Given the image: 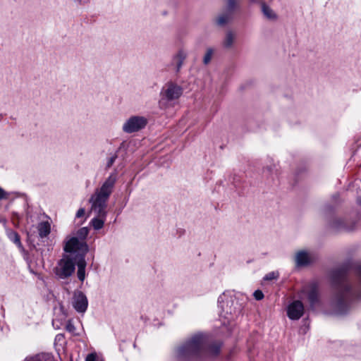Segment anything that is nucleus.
<instances>
[{
    "instance_id": "obj_4",
    "label": "nucleus",
    "mask_w": 361,
    "mask_h": 361,
    "mask_svg": "<svg viewBox=\"0 0 361 361\" xmlns=\"http://www.w3.org/2000/svg\"><path fill=\"white\" fill-rule=\"evenodd\" d=\"M205 341V336L202 334L193 336L185 344L178 348V355L188 357L197 354L203 349Z\"/></svg>"
},
{
    "instance_id": "obj_1",
    "label": "nucleus",
    "mask_w": 361,
    "mask_h": 361,
    "mask_svg": "<svg viewBox=\"0 0 361 361\" xmlns=\"http://www.w3.org/2000/svg\"><path fill=\"white\" fill-rule=\"evenodd\" d=\"M116 180V173H112L106 178L101 187L96 190L89 200L91 204L90 213L99 216H106L107 202L113 192Z\"/></svg>"
},
{
    "instance_id": "obj_32",
    "label": "nucleus",
    "mask_w": 361,
    "mask_h": 361,
    "mask_svg": "<svg viewBox=\"0 0 361 361\" xmlns=\"http://www.w3.org/2000/svg\"><path fill=\"white\" fill-rule=\"evenodd\" d=\"M266 169H267L268 171H271V167H268V166H267V167L266 168Z\"/></svg>"
},
{
    "instance_id": "obj_22",
    "label": "nucleus",
    "mask_w": 361,
    "mask_h": 361,
    "mask_svg": "<svg viewBox=\"0 0 361 361\" xmlns=\"http://www.w3.org/2000/svg\"><path fill=\"white\" fill-rule=\"evenodd\" d=\"M228 20V16L227 15H221L217 17L216 21L219 25H223L226 23Z\"/></svg>"
},
{
    "instance_id": "obj_30",
    "label": "nucleus",
    "mask_w": 361,
    "mask_h": 361,
    "mask_svg": "<svg viewBox=\"0 0 361 361\" xmlns=\"http://www.w3.org/2000/svg\"><path fill=\"white\" fill-rule=\"evenodd\" d=\"M114 159H115V158H114V157H111V158L110 161H109V163H108V166H110L114 163Z\"/></svg>"
},
{
    "instance_id": "obj_8",
    "label": "nucleus",
    "mask_w": 361,
    "mask_h": 361,
    "mask_svg": "<svg viewBox=\"0 0 361 361\" xmlns=\"http://www.w3.org/2000/svg\"><path fill=\"white\" fill-rule=\"evenodd\" d=\"M71 303L73 308L79 313H84L87 309V298L85 295L80 290L74 292Z\"/></svg>"
},
{
    "instance_id": "obj_33",
    "label": "nucleus",
    "mask_w": 361,
    "mask_h": 361,
    "mask_svg": "<svg viewBox=\"0 0 361 361\" xmlns=\"http://www.w3.org/2000/svg\"><path fill=\"white\" fill-rule=\"evenodd\" d=\"M357 201H358V203H359L360 204H361V198H360V199H359Z\"/></svg>"
},
{
    "instance_id": "obj_27",
    "label": "nucleus",
    "mask_w": 361,
    "mask_h": 361,
    "mask_svg": "<svg viewBox=\"0 0 361 361\" xmlns=\"http://www.w3.org/2000/svg\"><path fill=\"white\" fill-rule=\"evenodd\" d=\"M8 197V194L4 191L2 188H0V200L4 199H7Z\"/></svg>"
},
{
    "instance_id": "obj_19",
    "label": "nucleus",
    "mask_w": 361,
    "mask_h": 361,
    "mask_svg": "<svg viewBox=\"0 0 361 361\" xmlns=\"http://www.w3.org/2000/svg\"><path fill=\"white\" fill-rule=\"evenodd\" d=\"M214 52H215V49L212 47H209L206 49L205 54L203 57V63L205 65L210 63V61L214 54Z\"/></svg>"
},
{
    "instance_id": "obj_18",
    "label": "nucleus",
    "mask_w": 361,
    "mask_h": 361,
    "mask_svg": "<svg viewBox=\"0 0 361 361\" xmlns=\"http://www.w3.org/2000/svg\"><path fill=\"white\" fill-rule=\"evenodd\" d=\"M262 11L268 20H276L277 19V14L275 11L265 4L262 5Z\"/></svg>"
},
{
    "instance_id": "obj_29",
    "label": "nucleus",
    "mask_w": 361,
    "mask_h": 361,
    "mask_svg": "<svg viewBox=\"0 0 361 361\" xmlns=\"http://www.w3.org/2000/svg\"><path fill=\"white\" fill-rule=\"evenodd\" d=\"M235 0H228L227 4L229 8H233L235 6Z\"/></svg>"
},
{
    "instance_id": "obj_31",
    "label": "nucleus",
    "mask_w": 361,
    "mask_h": 361,
    "mask_svg": "<svg viewBox=\"0 0 361 361\" xmlns=\"http://www.w3.org/2000/svg\"><path fill=\"white\" fill-rule=\"evenodd\" d=\"M26 361H35V360L33 358H30V359L26 360Z\"/></svg>"
},
{
    "instance_id": "obj_7",
    "label": "nucleus",
    "mask_w": 361,
    "mask_h": 361,
    "mask_svg": "<svg viewBox=\"0 0 361 361\" xmlns=\"http://www.w3.org/2000/svg\"><path fill=\"white\" fill-rule=\"evenodd\" d=\"M330 228L335 232L351 231L355 226L347 222V221L340 216H334L329 223Z\"/></svg>"
},
{
    "instance_id": "obj_9",
    "label": "nucleus",
    "mask_w": 361,
    "mask_h": 361,
    "mask_svg": "<svg viewBox=\"0 0 361 361\" xmlns=\"http://www.w3.org/2000/svg\"><path fill=\"white\" fill-rule=\"evenodd\" d=\"M304 313L303 304L299 300L291 302L287 308V315L292 320L299 319Z\"/></svg>"
},
{
    "instance_id": "obj_17",
    "label": "nucleus",
    "mask_w": 361,
    "mask_h": 361,
    "mask_svg": "<svg viewBox=\"0 0 361 361\" xmlns=\"http://www.w3.org/2000/svg\"><path fill=\"white\" fill-rule=\"evenodd\" d=\"M95 216L91 220L90 225L92 226L94 230H100L104 227L106 216H99L94 215Z\"/></svg>"
},
{
    "instance_id": "obj_6",
    "label": "nucleus",
    "mask_w": 361,
    "mask_h": 361,
    "mask_svg": "<svg viewBox=\"0 0 361 361\" xmlns=\"http://www.w3.org/2000/svg\"><path fill=\"white\" fill-rule=\"evenodd\" d=\"M148 120L145 116L134 115L128 117L122 125V130L128 134L137 133L145 128Z\"/></svg>"
},
{
    "instance_id": "obj_28",
    "label": "nucleus",
    "mask_w": 361,
    "mask_h": 361,
    "mask_svg": "<svg viewBox=\"0 0 361 361\" xmlns=\"http://www.w3.org/2000/svg\"><path fill=\"white\" fill-rule=\"evenodd\" d=\"M85 213V210L84 208H80L78 210L77 213H76V217L77 218H80L82 216H84Z\"/></svg>"
},
{
    "instance_id": "obj_5",
    "label": "nucleus",
    "mask_w": 361,
    "mask_h": 361,
    "mask_svg": "<svg viewBox=\"0 0 361 361\" xmlns=\"http://www.w3.org/2000/svg\"><path fill=\"white\" fill-rule=\"evenodd\" d=\"M161 98L159 101L161 108L167 107V101H172L178 99L183 94V89L180 86L173 83H167L161 90Z\"/></svg>"
},
{
    "instance_id": "obj_26",
    "label": "nucleus",
    "mask_w": 361,
    "mask_h": 361,
    "mask_svg": "<svg viewBox=\"0 0 361 361\" xmlns=\"http://www.w3.org/2000/svg\"><path fill=\"white\" fill-rule=\"evenodd\" d=\"M85 361H97V355H96V353H90V354H89L87 356Z\"/></svg>"
},
{
    "instance_id": "obj_16",
    "label": "nucleus",
    "mask_w": 361,
    "mask_h": 361,
    "mask_svg": "<svg viewBox=\"0 0 361 361\" xmlns=\"http://www.w3.org/2000/svg\"><path fill=\"white\" fill-rule=\"evenodd\" d=\"M39 235L41 238L47 237L51 231V225L48 221H42L37 226Z\"/></svg>"
},
{
    "instance_id": "obj_23",
    "label": "nucleus",
    "mask_w": 361,
    "mask_h": 361,
    "mask_svg": "<svg viewBox=\"0 0 361 361\" xmlns=\"http://www.w3.org/2000/svg\"><path fill=\"white\" fill-rule=\"evenodd\" d=\"M68 331H69L71 334H75V328L73 325V324L71 322V321H68V322L66 324V326Z\"/></svg>"
},
{
    "instance_id": "obj_2",
    "label": "nucleus",
    "mask_w": 361,
    "mask_h": 361,
    "mask_svg": "<svg viewBox=\"0 0 361 361\" xmlns=\"http://www.w3.org/2000/svg\"><path fill=\"white\" fill-rule=\"evenodd\" d=\"M88 233L87 228L82 227L78 231L75 236L68 238L64 246L65 252H78L79 255H84L88 251V247L85 242Z\"/></svg>"
},
{
    "instance_id": "obj_3",
    "label": "nucleus",
    "mask_w": 361,
    "mask_h": 361,
    "mask_svg": "<svg viewBox=\"0 0 361 361\" xmlns=\"http://www.w3.org/2000/svg\"><path fill=\"white\" fill-rule=\"evenodd\" d=\"M78 252H66L54 268L55 274L61 279L72 275L75 271Z\"/></svg>"
},
{
    "instance_id": "obj_13",
    "label": "nucleus",
    "mask_w": 361,
    "mask_h": 361,
    "mask_svg": "<svg viewBox=\"0 0 361 361\" xmlns=\"http://www.w3.org/2000/svg\"><path fill=\"white\" fill-rule=\"evenodd\" d=\"M78 266V277L80 281H83L85 278L86 262L84 255H79V257L75 263Z\"/></svg>"
},
{
    "instance_id": "obj_11",
    "label": "nucleus",
    "mask_w": 361,
    "mask_h": 361,
    "mask_svg": "<svg viewBox=\"0 0 361 361\" xmlns=\"http://www.w3.org/2000/svg\"><path fill=\"white\" fill-rule=\"evenodd\" d=\"M335 313L338 315H344L348 312L350 305L346 296H339L334 303Z\"/></svg>"
},
{
    "instance_id": "obj_15",
    "label": "nucleus",
    "mask_w": 361,
    "mask_h": 361,
    "mask_svg": "<svg viewBox=\"0 0 361 361\" xmlns=\"http://www.w3.org/2000/svg\"><path fill=\"white\" fill-rule=\"evenodd\" d=\"M235 39L236 34L232 31H228L225 35L222 45L225 49H230L233 47Z\"/></svg>"
},
{
    "instance_id": "obj_21",
    "label": "nucleus",
    "mask_w": 361,
    "mask_h": 361,
    "mask_svg": "<svg viewBox=\"0 0 361 361\" xmlns=\"http://www.w3.org/2000/svg\"><path fill=\"white\" fill-rule=\"evenodd\" d=\"M279 274L278 271H271V272L267 274L264 276V280H265V281L275 280L279 278Z\"/></svg>"
},
{
    "instance_id": "obj_10",
    "label": "nucleus",
    "mask_w": 361,
    "mask_h": 361,
    "mask_svg": "<svg viewBox=\"0 0 361 361\" xmlns=\"http://www.w3.org/2000/svg\"><path fill=\"white\" fill-rule=\"evenodd\" d=\"M314 259L312 254L305 250H298L295 252L294 261L297 267H304L308 265Z\"/></svg>"
},
{
    "instance_id": "obj_14",
    "label": "nucleus",
    "mask_w": 361,
    "mask_h": 361,
    "mask_svg": "<svg viewBox=\"0 0 361 361\" xmlns=\"http://www.w3.org/2000/svg\"><path fill=\"white\" fill-rule=\"evenodd\" d=\"M302 294L307 295L312 306L317 301V293L314 286H309L302 290Z\"/></svg>"
},
{
    "instance_id": "obj_24",
    "label": "nucleus",
    "mask_w": 361,
    "mask_h": 361,
    "mask_svg": "<svg viewBox=\"0 0 361 361\" xmlns=\"http://www.w3.org/2000/svg\"><path fill=\"white\" fill-rule=\"evenodd\" d=\"M254 297L256 300H259L264 298V294L261 290H255L254 293Z\"/></svg>"
},
{
    "instance_id": "obj_25",
    "label": "nucleus",
    "mask_w": 361,
    "mask_h": 361,
    "mask_svg": "<svg viewBox=\"0 0 361 361\" xmlns=\"http://www.w3.org/2000/svg\"><path fill=\"white\" fill-rule=\"evenodd\" d=\"M77 5L85 6L90 2V0H73Z\"/></svg>"
},
{
    "instance_id": "obj_20",
    "label": "nucleus",
    "mask_w": 361,
    "mask_h": 361,
    "mask_svg": "<svg viewBox=\"0 0 361 361\" xmlns=\"http://www.w3.org/2000/svg\"><path fill=\"white\" fill-rule=\"evenodd\" d=\"M9 239L13 241L18 247L22 246L18 234L14 231H11L8 234Z\"/></svg>"
},
{
    "instance_id": "obj_12",
    "label": "nucleus",
    "mask_w": 361,
    "mask_h": 361,
    "mask_svg": "<svg viewBox=\"0 0 361 361\" xmlns=\"http://www.w3.org/2000/svg\"><path fill=\"white\" fill-rule=\"evenodd\" d=\"M187 56L188 52L183 49H179L173 56L171 59V66L174 67L176 71H180Z\"/></svg>"
}]
</instances>
